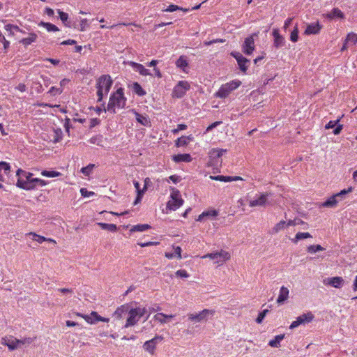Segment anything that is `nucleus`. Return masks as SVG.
I'll list each match as a JSON object with an SVG mask.
<instances>
[{
	"mask_svg": "<svg viewBox=\"0 0 357 357\" xmlns=\"http://www.w3.org/2000/svg\"><path fill=\"white\" fill-rule=\"evenodd\" d=\"M151 228V226L148 224H139L133 225L130 229V232L135 231H144Z\"/></svg>",
	"mask_w": 357,
	"mask_h": 357,
	"instance_id": "obj_39",
	"label": "nucleus"
},
{
	"mask_svg": "<svg viewBox=\"0 0 357 357\" xmlns=\"http://www.w3.org/2000/svg\"><path fill=\"white\" fill-rule=\"evenodd\" d=\"M231 55L237 61L240 70L243 73H246L250 61L244 57L241 53L237 52H231Z\"/></svg>",
	"mask_w": 357,
	"mask_h": 357,
	"instance_id": "obj_14",
	"label": "nucleus"
},
{
	"mask_svg": "<svg viewBox=\"0 0 357 357\" xmlns=\"http://www.w3.org/2000/svg\"><path fill=\"white\" fill-rule=\"evenodd\" d=\"M79 25V31H84L86 30V28L89 26L88 20L86 19L81 20Z\"/></svg>",
	"mask_w": 357,
	"mask_h": 357,
	"instance_id": "obj_59",
	"label": "nucleus"
},
{
	"mask_svg": "<svg viewBox=\"0 0 357 357\" xmlns=\"http://www.w3.org/2000/svg\"><path fill=\"white\" fill-rule=\"evenodd\" d=\"M149 181V178H146L145 179V181H145V185H144V188L142 189V190H138L137 197V198H136V199L135 201V204L141 201L142 195L144 194V191L146 190V183Z\"/></svg>",
	"mask_w": 357,
	"mask_h": 357,
	"instance_id": "obj_50",
	"label": "nucleus"
},
{
	"mask_svg": "<svg viewBox=\"0 0 357 357\" xmlns=\"http://www.w3.org/2000/svg\"><path fill=\"white\" fill-rule=\"evenodd\" d=\"M26 235L32 236L33 240L38 242V243H42L46 241V237L40 236L34 232H29Z\"/></svg>",
	"mask_w": 357,
	"mask_h": 357,
	"instance_id": "obj_46",
	"label": "nucleus"
},
{
	"mask_svg": "<svg viewBox=\"0 0 357 357\" xmlns=\"http://www.w3.org/2000/svg\"><path fill=\"white\" fill-rule=\"evenodd\" d=\"M170 199L167 203V208L170 211H176L183 204L181 193L178 190L172 188Z\"/></svg>",
	"mask_w": 357,
	"mask_h": 357,
	"instance_id": "obj_6",
	"label": "nucleus"
},
{
	"mask_svg": "<svg viewBox=\"0 0 357 357\" xmlns=\"http://www.w3.org/2000/svg\"><path fill=\"white\" fill-rule=\"evenodd\" d=\"M146 312L145 307L132 308L128 311V317L127 318L124 328H128L135 326L139 319Z\"/></svg>",
	"mask_w": 357,
	"mask_h": 357,
	"instance_id": "obj_5",
	"label": "nucleus"
},
{
	"mask_svg": "<svg viewBox=\"0 0 357 357\" xmlns=\"http://www.w3.org/2000/svg\"><path fill=\"white\" fill-rule=\"evenodd\" d=\"M271 195V192L256 195L255 199L249 202V206L250 207L265 206L268 204V197Z\"/></svg>",
	"mask_w": 357,
	"mask_h": 357,
	"instance_id": "obj_12",
	"label": "nucleus"
},
{
	"mask_svg": "<svg viewBox=\"0 0 357 357\" xmlns=\"http://www.w3.org/2000/svg\"><path fill=\"white\" fill-rule=\"evenodd\" d=\"M314 319V316L312 312L303 314L298 317L289 326L290 329L297 328L301 324H305L312 322Z\"/></svg>",
	"mask_w": 357,
	"mask_h": 357,
	"instance_id": "obj_10",
	"label": "nucleus"
},
{
	"mask_svg": "<svg viewBox=\"0 0 357 357\" xmlns=\"http://www.w3.org/2000/svg\"><path fill=\"white\" fill-rule=\"evenodd\" d=\"M58 13H59V18L63 22L64 25L66 26L70 27V24H69L68 22V14L65 13V12L61 11V10H58Z\"/></svg>",
	"mask_w": 357,
	"mask_h": 357,
	"instance_id": "obj_45",
	"label": "nucleus"
},
{
	"mask_svg": "<svg viewBox=\"0 0 357 357\" xmlns=\"http://www.w3.org/2000/svg\"><path fill=\"white\" fill-rule=\"evenodd\" d=\"M340 121V119H337L336 121H330L326 126H325V128L328 130V129H331V128H335L337 124L338 123V122Z\"/></svg>",
	"mask_w": 357,
	"mask_h": 357,
	"instance_id": "obj_61",
	"label": "nucleus"
},
{
	"mask_svg": "<svg viewBox=\"0 0 357 357\" xmlns=\"http://www.w3.org/2000/svg\"><path fill=\"white\" fill-rule=\"evenodd\" d=\"M112 79L109 75H101L96 82L98 102H101L104 96L108 94L112 85Z\"/></svg>",
	"mask_w": 357,
	"mask_h": 357,
	"instance_id": "obj_2",
	"label": "nucleus"
},
{
	"mask_svg": "<svg viewBox=\"0 0 357 357\" xmlns=\"http://www.w3.org/2000/svg\"><path fill=\"white\" fill-rule=\"evenodd\" d=\"M346 43H351L352 45H356L357 43V34L351 32L349 33L345 39Z\"/></svg>",
	"mask_w": 357,
	"mask_h": 357,
	"instance_id": "obj_44",
	"label": "nucleus"
},
{
	"mask_svg": "<svg viewBox=\"0 0 357 357\" xmlns=\"http://www.w3.org/2000/svg\"><path fill=\"white\" fill-rule=\"evenodd\" d=\"M324 17L328 20H333L335 18L344 19V14L338 8H334L330 13L325 14Z\"/></svg>",
	"mask_w": 357,
	"mask_h": 357,
	"instance_id": "obj_22",
	"label": "nucleus"
},
{
	"mask_svg": "<svg viewBox=\"0 0 357 357\" xmlns=\"http://www.w3.org/2000/svg\"><path fill=\"white\" fill-rule=\"evenodd\" d=\"M172 160L175 162H190L192 161V158L189 153H181V154H177V155H173Z\"/></svg>",
	"mask_w": 357,
	"mask_h": 357,
	"instance_id": "obj_25",
	"label": "nucleus"
},
{
	"mask_svg": "<svg viewBox=\"0 0 357 357\" xmlns=\"http://www.w3.org/2000/svg\"><path fill=\"white\" fill-rule=\"evenodd\" d=\"M38 38V36L35 33H29L26 38H24L20 40V43L22 44L24 46L27 47L31 43L36 41Z\"/></svg>",
	"mask_w": 357,
	"mask_h": 357,
	"instance_id": "obj_27",
	"label": "nucleus"
},
{
	"mask_svg": "<svg viewBox=\"0 0 357 357\" xmlns=\"http://www.w3.org/2000/svg\"><path fill=\"white\" fill-rule=\"evenodd\" d=\"M174 317V316L173 314L167 315L164 313H158L154 315L153 319L161 324H165L167 322L166 319L173 318Z\"/></svg>",
	"mask_w": 357,
	"mask_h": 357,
	"instance_id": "obj_35",
	"label": "nucleus"
},
{
	"mask_svg": "<svg viewBox=\"0 0 357 357\" xmlns=\"http://www.w3.org/2000/svg\"><path fill=\"white\" fill-rule=\"evenodd\" d=\"M38 26L45 28L46 30L49 32L59 31V28L56 25H54L50 22H40L38 24Z\"/></svg>",
	"mask_w": 357,
	"mask_h": 357,
	"instance_id": "obj_37",
	"label": "nucleus"
},
{
	"mask_svg": "<svg viewBox=\"0 0 357 357\" xmlns=\"http://www.w3.org/2000/svg\"><path fill=\"white\" fill-rule=\"evenodd\" d=\"M174 255L176 256V257L178 259H181L182 258V256H181V252H182V250H181V248L180 246H176L174 247Z\"/></svg>",
	"mask_w": 357,
	"mask_h": 357,
	"instance_id": "obj_60",
	"label": "nucleus"
},
{
	"mask_svg": "<svg viewBox=\"0 0 357 357\" xmlns=\"http://www.w3.org/2000/svg\"><path fill=\"white\" fill-rule=\"evenodd\" d=\"M335 288H340L344 284V280L342 277L336 276L328 278V282L326 283Z\"/></svg>",
	"mask_w": 357,
	"mask_h": 357,
	"instance_id": "obj_24",
	"label": "nucleus"
},
{
	"mask_svg": "<svg viewBox=\"0 0 357 357\" xmlns=\"http://www.w3.org/2000/svg\"><path fill=\"white\" fill-rule=\"evenodd\" d=\"M98 225L104 230H108L110 231H116L117 230V227L114 224L98 222Z\"/></svg>",
	"mask_w": 357,
	"mask_h": 357,
	"instance_id": "obj_41",
	"label": "nucleus"
},
{
	"mask_svg": "<svg viewBox=\"0 0 357 357\" xmlns=\"http://www.w3.org/2000/svg\"><path fill=\"white\" fill-rule=\"evenodd\" d=\"M133 93L139 96H144L146 94L145 90L143 89L142 86L138 82H133L131 86Z\"/></svg>",
	"mask_w": 357,
	"mask_h": 357,
	"instance_id": "obj_31",
	"label": "nucleus"
},
{
	"mask_svg": "<svg viewBox=\"0 0 357 357\" xmlns=\"http://www.w3.org/2000/svg\"><path fill=\"white\" fill-rule=\"evenodd\" d=\"M221 123H222V121H215V122L211 123L206 128L205 133L208 132L209 131H211L213 128H216L218 126L220 125Z\"/></svg>",
	"mask_w": 357,
	"mask_h": 357,
	"instance_id": "obj_62",
	"label": "nucleus"
},
{
	"mask_svg": "<svg viewBox=\"0 0 357 357\" xmlns=\"http://www.w3.org/2000/svg\"><path fill=\"white\" fill-rule=\"evenodd\" d=\"M209 178L211 180L214 181H219L222 182H229V176H222V175H218V176H210Z\"/></svg>",
	"mask_w": 357,
	"mask_h": 357,
	"instance_id": "obj_49",
	"label": "nucleus"
},
{
	"mask_svg": "<svg viewBox=\"0 0 357 357\" xmlns=\"http://www.w3.org/2000/svg\"><path fill=\"white\" fill-rule=\"evenodd\" d=\"M255 36H257L256 33H253L245 38L242 49L243 52L247 55L252 54L255 50Z\"/></svg>",
	"mask_w": 357,
	"mask_h": 357,
	"instance_id": "obj_13",
	"label": "nucleus"
},
{
	"mask_svg": "<svg viewBox=\"0 0 357 357\" xmlns=\"http://www.w3.org/2000/svg\"><path fill=\"white\" fill-rule=\"evenodd\" d=\"M284 335H278L274 339L271 340L268 342V345L271 347L278 348L280 347V342L284 339Z\"/></svg>",
	"mask_w": 357,
	"mask_h": 357,
	"instance_id": "obj_33",
	"label": "nucleus"
},
{
	"mask_svg": "<svg viewBox=\"0 0 357 357\" xmlns=\"http://www.w3.org/2000/svg\"><path fill=\"white\" fill-rule=\"evenodd\" d=\"M175 275L177 277L183 278H187L189 277V274L184 269L178 270L177 271H176Z\"/></svg>",
	"mask_w": 357,
	"mask_h": 357,
	"instance_id": "obj_52",
	"label": "nucleus"
},
{
	"mask_svg": "<svg viewBox=\"0 0 357 357\" xmlns=\"http://www.w3.org/2000/svg\"><path fill=\"white\" fill-rule=\"evenodd\" d=\"M202 258H203V259L209 258L211 259L215 260V261H216L218 260V252H213V253H208L207 255H204Z\"/></svg>",
	"mask_w": 357,
	"mask_h": 357,
	"instance_id": "obj_54",
	"label": "nucleus"
},
{
	"mask_svg": "<svg viewBox=\"0 0 357 357\" xmlns=\"http://www.w3.org/2000/svg\"><path fill=\"white\" fill-rule=\"evenodd\" d=\"M325 248H323L321 245H311L307 246V251L309 253L313 254L318 251H323Z\"/></svg>",
	"mask_w": 357,
	"mask_h": 357,
	"instance_id": "obj_43",
	"label": "nucleus"
},
{
	"mask_svg": "<svg viewBox=\"0 0 357 357\" xmlns=\"http://www.w3.org/2000/svg\"><path fill=\"white\" fill-rule=\"evenodd\" d=\"M290 40L293 43H296L298 40V24H296L294 30L291 31L290 34Z\"/></svg>",
	"mask_w": 357,
	"mask_h": 357,
	"instance_id": "obj_47",
	"label": "nucleus"
},
{
	"mask_svg": "<svg viewBox=\"0 0 357 357\" xmlns=\"http://www.w3.org/2000/svg\"><path fill=\"white\" fill-rule=\"evenodd\" d=\"M177 68H181L183 72H186L185 68L188 66L187 57L184 55L181 56L176 61Z\"/></svg>",
	"mask_w": 357,
	"mask_h": 357,
	"instance_id": "obj_29",
	"label": "nucleus"
},
{
	"mask_svg": "<svg viewBox=\"0 0 357 357\" xmlns=\"http://www.w3.org/2000/svg\"><path fill=\"white\" fill-rule=\"evenodd\" d=\"M61 93L62 89H61L60 88H56L55 86H52L48 91V93H50L52 96H56L58 94H61Z\"/></svg>",
	"mask_w": 357,
	"mask_h": 357,
	"instance_id": "obj_53",
	"label": "nucleus"
},
{
	"mask_svg": "<svg viewBox=\"0 0 357 357\" xmlns=\"http://www.w3.org/2000/svg\"><path fill=\"white\" fill-rule=\"evenodd\" d=\"M289 297V290L287 287L282 286L280 289L279 295L277 298V303L278 305L283 304L288 300Z\"/></svg>",
	"mask_w": 357,
	"mask_h": 357,
	"instance_id": "obj_21",
	"label": "nucleus"
},
{
	"mask_svg": "<svg viewBox=\"0 0 357 357\" xmlns=\"http://www.w3.org/2000/svg\"><path fill=\"white\" fill-rule=\"evenodd\" d=\"M181 9V7L177 5L171 4L167 8L164 9L165 12H174Z\"/></svg>",
	"mask_w": 357,
	"mask_h": 357,
	"instance_id": "obj_57",
	"label": "nucleus"
},
{
	"mask_svg": "<svg viewBox=\"0 0 357 357\" xmlns=\"http://www.w3.org/2000/svg\"><path fill=\"white\" fill-rule=\"evenodd\" d=\"M137 121L142 126L150 127L151 121L146 115L140 114L137 112H134Z\"/></svg>",
	"mask_w": 357,
	"mask_h": 357,
	"instance_id": "obj_26",
	"label": "nucleus"
},
{
	"mask_svg": "<svg viewBox=\"0 0 357 357\" xmlns=\"http://www.w3.org/2000/svg\"><path fill=\"white\" fill-rule=\"evenodd\" d=\"M10 173V167L6 162H0V181L10 183L9 175Z\"/></svg>",
	"mask_w": 357,
	"mask_h": 357,
	"instance_id": "obj_15",
	"label": "nucleus"
},
{
	"mask_svg": "<svg viewBox=\"0 0 357 357\" xmlns=\"http://www.w3.org/2000/svg\"><path fill=\"white\" fill-rule=\"evenodd\" d=\"M218 215V211L215 209L203 211L196 219L197 221H202L204 218H213Z\"/></svg>",
	"mask_w": 357,
	"mask_h": 357,
	"instance_id": "obj_28",
	"label": "nucleus"
},
{
	"mask_svg": "<svg viewBox=\"0 0 357 357\" xmlns=\"http://www.w3.org/2000/svg\"><path fill=\"white\" fill-rule=\"evenodd\" d=\"M21 184L22 189L30 190L34 189L37 185L45 186L47 184V182L45 180L38 178H33L32 181L29 183H22Z\"/></svg>",
	"mask_w": 357,
	"mask_h": 357,
	"instance_id": "obj_17",
	"label": "nucleus"
},
{
	"mask_svg": "<svg viewBox=\"0 0 357 357\" xmlns=\"http://www.w3.org/2000/svg\"><path fill=\"white\" fill-rule=\"evenodd\" d=\"M94 166L95 165L93 164H89L86 167H82L81 169V172L85 176H89L91 173Z\"/></svg>",
	"mask_w": 357,
	"mask_h": 357,
	"instance_id": "obj_51",
	"label": "nucleus"
},
{
	"mask_svg": "<svg viewBox=\"0 0 357 357\" xmlns=\"http://www.w3.org/2000/svg\"><path fill=\"white\" fill-rule=\"evenodd\" d=\"M129 66L132 67V68L138 72L142 76L150 75L151 73L148 69H146L142 64L138 63L134 61H130L128 63Z\"/></svg>",
	"mask_w": 357,
	"mask_h": 357,
	"instance_id": "obj_20",
	"label": "nucleus"
},
{
	"mask_svg": "<svg viewBox=\"0 0 357 357\" xmlns=\"http://www.w3.org/2000/svg\"><path fill=\"white\" fill-rule=\"evenodd\" d=\"M163 337L161 335H155L153 338L146 341L143 344V349L151 355L155 354L157 344L162 342Z\"/></svg>",
	"mask_w": 357,
	"mask_h": 357,
	"instance_id": "obj_11",
	"label": "nucleus"
},
{
	"mask_svg": "<svg viewBox=\"0 0 357 357\" xmlns=\"http://www.w3.org/2000/svg\"><path fill=\"white\" fill-rule=\"evenodd\" d=\"M33 84V86H34V87H35V91H36L37 93H41V92H43V88L42 84H41L40 82H34Z\"/></svg>",
	"mask_w": 357,
	"mask_h": 357,
	"instance_id": "obj_64",
	"label": "nucleus"
},
{
	"mask_svg": "<svg viewBox=\"0 0 357 357\" xmlns=\"http://www.w3.org/2000/svg\"><path fill=\"white\" fill-rule=\"evenodd\" d=\"M41 175L45 177H57L61 175L59 172L57 171H48V170H43L41 172Z\"/></svg>",
	"mask_w": 357,
	"mask_h": 357,
	"instance_id": "obj_42",
	"label": "nucleus"
},
{
	"mask_svg": "<svg viewBox=\"0 0 357 357\" xmlns=\"http://www.w3.org/2000/svg\"><path fill=\"white\" fill-rule=\"evenodd\" d=\"M126 101L123 89L119 88L111 94L107 107H104V112L108 111L111 114H115L116 109L125 107Z\"/></svg>",
	"mask_w": 357,
	"mask_h": 357,
	"instance_id": "obj_1",
	"label": "nucleus"
},
{
	"mask_svg": "<svg viewBox=\"0 0 357 357\" xmlns=\"http://www.w3.org/2000/svg\"><path fill=\"white\" fill-rule=\"evenodd\" d=\"M218 252V260L215 261V263H223L227 260H229L231 257L230 254L225 250H221Z\"/></svg>",
	"mask_w": 357,
	"mask_h": 357,
	"instance_id": "obj_36",
	"label": "nucleus"
},
{
	"mask_svg": "<svg viewBox=\"0 0 357 357\" xmlns=\"http://www.w3.org/2000/svg\"><path fill=\"white\" fill-rule=\"evenodd\" d=\"M189 142V138L185 136H183L180 138H178L176 141V146H183L188 144Z\"/></svg>",
	"mask_w": 357,
	"mask_h": 357,
	"instance_id": "obj_48",
	"label": "nucleus"
},
{
	"mask_svg": "<svg viewBox=\"0 0 357 357\" xmlns=\"http://www.w3.org/2000/svg\"><path fill=\"white\" fill-rule=\"evenodd\" d=\"M129 311V305L127 304H124L117 307V309L113 313V317L116 319H121L123 314L128 312Z\"/></svg>",
	"mask_w": 357,
	"mask_h": 357,
	"instance_id": "obj_23",
	"label": "nucleus"
},
{
	"mask_svg": "<svg viewBox=\"0 0 357 357\" xmlns=\"http://www.w3.org/2000/svg\"><path fill=\"white\" fill-rule=\"evenodd\" d=\"M215 313L214 310L204 309L199 313H188V318L193 323L206 321L208 317L214 316Z\"/></svg>",
	"mask_w": 357,
	"mask_h": 357,
	"instance_id": "obj_8",
	"label": "nucleus"
},
{
	"mask_svg": "<svg viewBox=\"0 0 357 357\" xmlns=\"http://www.w3.org/2000/svg\"><path fill=\"white\" fill-rule=\"evenodd\" d=\"M338 199L339 197L336 194L333 195V196L330 197L325 202H324L322 205L325 207H334L337 204Z\"/></svg>",
	"mask_w": 357,
	"mask_h": 357,
	"instance_id": "obj_32",
	"label": "nucleus"
},
{
	"mask_svg": "<svg viewBox=\"0 0 357 357\" xmlns=\"http://www.w3.org/2000/svg\"><path fill=\"white\" fill-rule=\"evenodd\" d=\"M76 316L83 318L87 323H92L91 317L88 314H83L79 312H75Z\"/></svg>",
	"mask_w": 357,
	"mask_h": 357,
	"instance_id": "obj_58",
	"label": "nucleus"
},
{
	"mask_svg": "<svg viewBox=\"0 0 357 357\" xmlns=\"http://www.w3.org/2000/svg\"><path fill=\"white\" fill-rule=\"evenodd\" d=\"M58 291L61 292L63 294H70L72 295L73 294V291L72 289L69 288H59L57 290Z\"/></svg>",
	"mask_w": 357,
	"mask_h": 357,
	"instance_id": "obj_63",
	"label": "nucleus"
},
{
	"mask_svg": "<svg viewBox=\"0 0 357 357\" xmlns=\"http://www.w3.org/2000/svg\"><path fill=\"white\" fill-rule=\"evenodd\" d=\"M17 175L19 176L16 185L21 188L22 183H29L32 181L33 174L30 172H26L22 169H18L17 172Z\"/></svg>",
	"mask_w": 357,
	"mask_h": 357,
	"instance_id": "obj_16",
	"label": "nucleus"
},
{
	"mask_svg": "<svg viewBox=\"0 0 357 357\" xmlns=\"http://www.w3.org/2000/svg\"><path fill=\"white\" fill-rule=\"evenodd\" d=\"M0 43H2L3 45L4 49H7L9 47L10 43L8 41L4 35L0 31Z\"/></svg>",
	"mask_w": 357,
	"mask_h": 357,
	"instance_id": "obj_56",
	"label": "nucleus"
},
{
	"mask_svg": "<svg viewBox=\"0 0 357 357\" xmlns=\"http://www.w3.org/2000/svg\"><path fill=\"white\" fill-rule=\"evenodd\" d=\"M89 316L91 317L92 321H93L92 323H89L90 324H95L98 321H102V322H106V323H108L109 321V318H105V317H101L98 314L97 312H95V311H92L91 312V314H89Z\"/></svg>",
	"mask_w": 357,
	"mask_h": 357,
	"instance_id": "obj_30",
	"label": "nucleus"
},
{
	"mask_svg": "<svg viewBox=\"0 0 357 357\" xmlns=\"http://www.w3.org/2000/svg\"><path fill=\"white\" fill-rule=\"evenodd\" d=\"M5 29L9 32L10 35H14L15 31H19L24 33L25 32L22 31L18 26L13 25L10 24H8L5 26Z\"/></svg>",
	"mask_w": 357,
	"mask_h": 357,
	"instance_id": "obj_40",
	"label": "nucleus"
},
{
	"mask_svg": "<svg viewBox=\"0 0 357 357\" xmlns=\"http://www.w3.org/2000/svg\"><path fill=\"white\" fill-rule=\"evenodd\" d=\"M312 235L309 232H298L291 241L296 244L300 240L312 238Z\"/></svg>",
	"mask_w": 357,
	"mask_h": 357,
	"instance_id": "obj_34",
	"label": "nucleus"
},
{
	"mask_svg": "<svg viewBox=\"0 0 357 357\" xmlns=\"http://www.w3.org/2000/svg\"><path fill=\"white\" fill-rule=\"evenodd\" d=\"M268 312V310H263L262 312H261L257 318L256 319V321L258 323V324H260L262 322V321L264 320V317H266V314H267V312Z\"/></svg>",
	"mask_w": 357,
	"mask_h": 357,
	"instance_id": "obj_55",
	"label": "nucleus"
},
{
	"mask_svg": "<svg viewBox=\"0 0 357 357\" xmlns=\"http://www.w3.org/2000/svg\"><path fill=\"white\" fill-rule=\"evenodd\" d=\"M241 85V82L238 79H234L231 82L222 84L218 91L214 93V97L219 98H226L229 94Z\"/></svg>",
	"mask_w": 357,
	"mask_h": 357,
	"instance_id": "obj_3",
	"label": "nucleus"
},
{
	"mask_svg": "<svg viewBox=\"0 0 357 357\" xmlns=\"http://www.w3.org/2000/svg\"><path fill=\"white\" fill-rule=\"evenodd\" d=\"M190 89V84L188 81H179L174 87L172 96L173 98H181Z\"/></svg>",
	"mask_w": 357,
	"mask_h": 357,
	"instance_id": "obj_9",
	"label": "nucleus"
},
{
	"mask_svg": "<svg viewBox=\"0 0 357 357\" xmlns=\"http://www.w3.org/2000/svg\"><path fill=\"white\" fill-rule=\"evenodd\" d=\"M33 342L31 337H25L22 340H18L13 336L4 337L1 339V344L8 347L10 351L20 347L21 344H29Z\"/></svg>",
	"mask_w": 357,
	"mask_h": 357,
	"instance_id": "obj_4",
	"label": "nucleus"
},
{
	"mask_svg": "<svg viewBox=\"0 0 357 357\" xmlns=\"http://www.w3.org/2000/svg\"><path fill=\"white\" fill-rule=\"evenodd\" d=\"M227 153V149L213 148L208 152V163L211 166L218 167L222 164V156Z\"/></svg>",
	"mask_w": 357,
	"mask_h": 357,
	"instance_id": "obj_7",
	"label": "nucleus"
},
{
	"mask_svg": "<svg viewBox=\"0 0 357 357\" xmlns=\"http://www.w3.org/2000/svg\"><path fill=\"white\" fill-rule=\"evenodd\" d=\"M322 29V25L319 22L307 25L304 31L305 35L318 34Z\"/></svg>",
	"mask_w": 357,
	"mask_h": 357,
	"instance_id": "obj_19",
	"label": "nucleus"
},
{
	"mask_svg": "<svg viewBox=\"0 0 357 357\" xmlns=\"http://www.w3.org/2000/svg\"><path fill=\"white\" fill-rule=\"evenodd\" d=\"M273 45L275 48L278 49L283 47L285 45L284 38L280 33L279 30L277 29L273 31Z\"/></svg>",
	"mask_w": 357,
	"mask_h": 357,
	"instance_id": "obj_18",
	"label": "nucleus"
},
{
	"mask_svg": "<svg viewBox=\"0 0 357 357\" xmlns=\"http://www.w3.org/2000/svg\"><path fill=\"white\" fill-rule=\"evenodd\" d=\"M287 227V221L281 220L273 227L272 230L274 234H278L280 231Z\"/></svg>",
	"mask_w": 357,
	"mask_h": 357,
	"instance_id": "obj_38",
	"label": "nucleus"
}]
</instances>
